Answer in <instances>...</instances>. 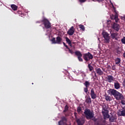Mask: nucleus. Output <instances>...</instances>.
Here are the masks:
<instances>
[{"label":"nucleus","mask_w":125,"mask_h":125,"mask_svg":"<svg viewBox=\"0 0 125 125\" xmlns=\"http://www.w3.org/2000/svg\"><path fill=\"white\" fill-rule=\"evenodd\" d=\"M74 115L76 116V115H77V113H75Z\"/></svg>","instance_id":"ea45409f"},{"label":"nucleus","mask_w":125,"mask_h":125,"mask_svg":"<svg viewBox=\"0 0 125 125\" xmlns=\"http://www.w3.org/2000/svg\"><path fill=\"white\" fill-rule=\"evenodd\" d=\"M62 39L61 38V37L58 36L56 38V41L55 40V38H53L51 40L52 43L60 44L61 43V42H62Z\"/></svg>","instance_id":"423d86ee"},{"label":"nucleus","mask_w":125,"mask_h":125,"mask_svg":"<svg viewBox=\"0 0 125 125\" xmlns=\"http://www.w3.org/2000/svg\"><path fill=\"white\" fill-rule=\"evenodd\" d=\"M92 58H93V56L89 52L83 54V59L85 61H88L92 59Z\"/></svg>","instance_id":"39448f33"},{"label":"nucleus","mask_w":125,"mask_h":125,"mask_svg":"<svg viewBox=\"0 0 125 125\" xmlns=\"http://www.w3.org/2000/svg\"><path fill=\"white\" fill-rule=\"evenodd\" d=\"M115 64H116V65H118L121 63V59H120V58H117L115 59Z\"/></svg>","instance_id":"412c9836"},{"label":"nucleus","mask_w":125,"mask_h":125,"mask_svg":"<svg viewBox=\"0 0 125 125\" xmlns=\"http://www.w3.org/2000/svg\"><path fill=\"white\" fill-rule=\"evenodd\" d=\"M98 40L99 41V38H98Z\"/></svg>","instance_id":"a18cd8bd"},{"label":"nucleus","mask_w":125,"mask_h":125,"mask_svg":"<svg viewBox=\"0 0 125 125\" xmlns=\"http://www.w3.org/2000/svg\"><path fill=\"white\" fill-rule=\"evenodd\" d=\"M117 114L120 116H125V106L123 107L122 109L118 110Z\"/></svg>","instance_id":"1a4fd4ad"},{"label":"nucleus","mask_w":125,"mask_h":125,"mask_svg":"<svg viewBox=\"0 0 125 125\" xmlns=\"http://www.w3.org/2000/svg\"><path fill=\"white\" fill-rule=\"evenodd\" d=\"M84 85H85V87H89L90 85V83L88 81H85L84 83H83Z\"/></svg>","instance_id":"4be33fe9"},{"label":"nucleus","mask_w":125,"mask_h":125,"mask_svg":"<svg viewBox=\"0 0 125 125\" xmlns=\"http://www.w3.org/2000/svg\"><path fill=\"white\" fill-rule=\"evenodd\" d=\"M74 33H75V29L74 28V26H71L67 31V34L69 36H73V35H74Z\"/></svg>","instance_id":"ddd939ff"},{"label":"nucleus","mask_w":125,"mask_h":125,"mask_svg":"<svg viewBox=\"0 0 125 125\" xmlns=\"http://www.w3.org/2000/svg\"><path fill=\"white\" fill-rule=\"evenodd\" d=\"M75 54L78 56V57H82V56H83V55L80 51L75 52Z\"/></svg>","instance_id":"5701e85b"},{"label":"nucleus","mask_w":125,"mask_h":125,"mask_svg":"<svg viewBox=\"0 0 125 125\" xmlns=\"http://www.w3.org/2000/svg\"><path fill=\"white\" fill-rule=\"evenodd\" d=\"M79 1L81 3H83V2H85L86 1V0H79Z\"/></svg>","instance_id":"473e14b6"},{"label":"nucleus","mask_w":125,"mask_h":125,"mask_svg":"<svg viewBox=\"0 0 125 125\" xmlns=\"http://www.w3.org/2000/svg\"><path fill=\"white\" fill-rule=\"evenodd\" d=\"M84 76H85V74H84Z\"/></svg>","instance_id":"37998d69"},{"label":"nucleus","mask_w":125,"mask_h":125,"mask_svg":"<svg viewBox=\"0 0 125 125\" xmlns=\"http://www.w3.org/2000/svg\"><path fill=\"white\" fill-rule=\"evenodd\" d=\"M83 109H82V107H78V108H77V112H78V113H79V114H82V113H83Z\"/></svg>","instance_id":"b1692460"},{"label":"nucleus","mask_w":125,"mask_h":125,"mask_svg":"<svg viewBox=\"0 0 125 125\" xmlns=\"http://www.w3.org/2000/svg\"><path fill=\"white\" fill-rule=\"evenodd\" d=\"M90 94L92 99H96V98H97V94L95 93V92L94 91V89L92 88L91 89Z\"/></svg>","instance_id":"6e6552de"},{"label":"nucleus","mask_w":125,"mask_h":125,"mask_svg":"<svg viewBox=\"0 0 125 125\" xmlns=\"http://www.w3.org/2000/svg\"><path fill=\"white\" fill-rule=\"evenodd\" d=\"M88 87H86L84 88V92H85V93H87V91H88Z\"/></svg>","instance_id":"2f4dec72"},{"label":"nucleus","mask_w":125,"mask_h":125,"mask_svg":"<svg viewBox=\"0 0 125 125\" xmlns=\"http://www.w3.org/2000/svg\"><path fill=\"white\" fill-rule=\"evenodd\" d=\"M32 84H34V83H32Z\"/></svg>","instance_id":"c03bdc74"},{"label":"nucleus","mask_w":125,"mask_h":125,"mask_svg":"<svg viewBox=\"0 0 125 125\" xmlns=\"http://www.w3.org/2000/svg\"><path fill=\"white\" fill-rule=\"evenodd\" d=\"M95 76H96V73H95Z\"/></svg>","instance_id":"a19ab883"},{"label":"nucleus","mask_w":125,"mask_h":125,"mask_svg":"<svg viewBox=\"0 0 125 125\" xmlns=\"http://www.w3.org/2000/svg\"><path fill=\"white\" fill-rule=\"evenodd\" d=\"M122 43L125 44V37H124L121 40Z\"/></svg>","instance_id":"7c9ffc66"},{"label":"nucleus","mask_w":125,"mask_h":125,"mask_svg":"<svg viewBox=\"0 0 125 125\" xmlns=\"http://www.w3.org/2000/svg\"><path fill=\"white\" fill-rule=\"evenodd\" d=\"M66 42H67V43L70 45V46L72 47V42H71V40L69 39L68 38H65Z\"/></svg>","instance_id":"aec40b11"},{"label":"nucleus","mask_w":125,"mask_h":125,"mask_svg":"<svg viewBox=\"0 0 125 125\" xmlns=\"http://www.w3.org/2000/svg\"><path fill=\"white\" fill-rule=\"evenodd\" d=\"M116 22H117V21H116Z\"/></svg>","instance_id":"49530a36"},{"label":"nucleus","mask_w":125,"mask_h":125,"mask_svg":"<svg viewBox=\"0 0 125 125\" xmlns=\"http://www.w3.org/2000/svg\"><path fill=\"white\" fill-rule=\"evenodd\" d=\"M88 67L89 69V71H92V70H93V67L90 65V63L88 64Z\"/></svg>","instance_id":"c85d7f7f"},{"label":"nucleus","mask_w":125,"mask_h":125,"mask_svg":"<svg viewBox=\"0 0 125 125\" xmlns=\"http://www.w3.org/2000/svg\"><path fill=\"white\" fill-rule=\"evenodd\" d=\"M121 87V85H120V83L118 82V81H116L114 83V88L115 89H119Z\"/></svg>","instance_id":"a211bd4d"},{"label":"nucleus","mask_w":125,"mask_h":125,"mask_svg":"<svg viewBox=\"0 0 125 125\" xmlns=\"http://www.w3.org/2000/svg\"><path fill=\"white\" fill-rule=\"evenodd\" d=\"M96 72L98 75H99L100 76H102L103 74H104L103 71L100 69V68H96Z\"/></svg>","instance_id":"f3484780"},{"label":"nucleus","mask_w":125,"mask_h":125,"mask_svg":"<svg viewBox=\"0 0 125 125\" xmlns=\"http://www.w3.org/2000/svg\"><path fill=\"white\" fill-rule=\"evenodd\" d=\"M112 27L117 32L119 31V30H120V25L117 23H114Z\"/></svg>","instance_id":"dca6fc26"},{"label":"nucleus","mask_w":125,"mask_h":125,"mask_svg":"<svg viewBox=\"0 0 125 125\" xmlns=\"http://www.w3.org/2000/svg\"><path fill=\"white\" fill-rule=\"evenodd\" d=\"M102 113L103 116H104V119H95V122L96 125H105L106 124V119H109V118H110L109 109L108 108V106L105 104L102 106Z\"/></svg>","instance_id":"f257e3e1"},{"label":"nucleus","mask_w":125,"mask_h":125,"mask_svg":"<svg viewBox=\"0 0 125 125\" xmlns=\"http://www.w3.org/2000/svg\"><path fill=\"white\" fill-rule=\"evenodd\" d=\"M93 1H94V0H93Z\"/></svg>","instance_id":"de8ad7c7"},{"label":"nucleus","mask_w":125,"mask_h":125,"mask_svg":"<svg viewBox=\"0 0 125 125\" xmlns=\"http://www.w3.org/2000/svg\"><path fill=\"white\" fill-rule=\"evenodd\" d=\"M11 8L13 9V10H17V6L14 5V4H12L11 5Z\"/></svg>","instance_id":"a878e982"},{"label":"nucleus","mask_w":125,"mask_h":125,"mask_svg":"<svg viewBox=\"0 0 125 125\" xmlns=\"http://www.w3.org/2000/svg\"><path fill=\"white\" fill-rule=\"evenodd\" d=\"M97 1L98 2H102V1H104V0H97Z\"/></svg>","instance_id":"e433bc0d"},{"label":"nucleus","mask_w":125,"mask_h":125,"mask_svg":"<svg viewBox=\"0 0 125 125\" xmlns=\"http://www.w3.org/2000/svg\"><path fill=\"white\" fill-rule=\"evenodd\" d=\"M84 114L87 120H91V119L94 118V112H93V111L90 110V109H85Z\"/></svg>","instance_id":"7ed1b4c3"},{"label":"nucleus","mask_w":125,"mask_h":125,"mask_svg":"<svg viewBox=\"0 0 125 125\" xmlns=\"http://www.w3.org/2000/svg\"><path fill=\"white\" fill-rule=\"evenodd\" d=\"M110 2H111V4H112V5L113 6V3H112V2H111V1H110Z\"/></svg>","instance_id":"58836bf2"},{"label":"nucleus","mask_w":125,"mask_h":125,"mask_svg":"<svg viewBox=\"0 0 125 125\" xmlns=\"http://www.w3.org/2000/svg\"><path fill=\"white\" fill-rule=\"evenodd\" d=\"M105 99L106 101H112V98L109 96H105Z\"/></svg>","instance_id":"393cba45"},{"label":"nucleus","mask_w":125,"mask_h":125,"mask_svg":"<svg viewBox=\"0 0 125 125\" xmlns=\"http://www.w3.org/2000/svg\"><path fill=\"white\" fill-rule=\"evenodd\" d=\"M121 104H123V105H125V100H123L121 101Z\"/></svg>","instance_id":"c9c22d12"},{"label":"nucleus","mask_w":125,"mask_h":125,"mask_svg":"<svg viewBox=\"0 0 125 125\" xmlns=\"http://www.w3.org/2000/svg\"><path fill=\"white\" fill-rule=\"evenodd\" d=\"M118 33L113 32L111 33L110 37L112 40H118Z\"/></svg>","instance_id":"2eb2a0df"},{"label":"nucleus","mask_w":125,"mask_h":125,"mask_svg":"<svg viewBox=\"0 0 125 125\" xmlns=\"http://www.w3.org/2000/svg\"><path fill=\"white\" fill-rule=\"evenodd\" d=\"M43 22L44 26L46 29H49V28L51 27V24L49 22V21L46 19L43 20Z\"/></svg>","instance_id":"0eeeda50"},{"label":"nucleus","mask_w":125,"mask_h":125,"mask_svg":"<svg viewBox=\"0 0 125 125\" xmlns=\"http://www.w3.org/2000/svg\"><path fill=\"white\" fill-rule=\"evenodd\" d=\"M86 102L88 104L91 103V99L90 98V97H88L86 99Z\"/></svg>","instance_id":"bb28decb"},{"label":"nucleus","mask_w":125,"mask_h":125,"mask_svg":"<svg viewBox=\"0 0 125 125\" xmlns=\"http://www.w3.org/2000/svg\"><path fill=\"white\" fill-rule=\"evenodd\" d=\"M69 109V107L68 105H66L64 107V110H63V112H67V110Z\"/></svg>","instance_id":"c756f323"},{"label":"nucleus","mask_w":125,"mask_h":125,"mask_svg":"<svg viewBox=\"0 0 125 125\" xmlns=\"http://www.w3.org/2000/svg\"><path fill=\"white\" fill-rule=\"evenodd\" d=\"M108 119L110 123H116L117 121V116L115 115H112L110 117L109 116Z\"/></svg>","instance_id":"9b49d317"},{"label":"nucleus","mask_w":125,"mask_h":125,"mask_svg":"<svg viewBox=\"0 0 125 125\" xmlns=\"http://www.w3.org/2000/svg\"><path fill=\"white\" fill-rule=\"evenodd\" d=\"M117 18V17H115V19Z\"/></svg>","instance_id":"79ce46f5"},{"label":"nucleus","mask_w":125,"mask_h":125,"mask_svg":"<svg viewBox=\"0 0 125 125\" xmlns=\"http://www.w3.org/2000/svg\"><path fill=\"white\" fill-rule=\"evenodd\" d=\"M79 28L81 29V30H82L83 31H84L85 30L84 26H83V25H82V24L79 25Z\"/></svg>","instance_id":"cd10ccee"},{"label":"nucleus","mask_w":125,"mask_h":125,"mask_svg":"<svg viewBox=\"0 0 125 125\" xmlns=\"http://www.w3.org/2000/svg\"><path fill=\"white\" fill-rule=\"evenodd\" d=\"M122 53V51H121L119 50H116V53H117V54H121V53Z\"/></svg>","instance_id":"f704fd0d"},{"label":"nucleus","mask_w":125,"mask_h":125,"mask_svg":"<svg viewBox=\"0 0 125 125\" xmlns=\"http://www.w3.org/2000/svg\"><path fill=\"white\" fill-rule=\"evenodd\" d=\"M102 35L104 39V42L106 43H109L110 42V36L109 34L105 31H103Z\"/></svg>","instance_id":"20e7f679"},{"label":"nucleus","mask_w":125,"mask_h":125,"mask_svg":"<svg viewBox=\"0 0 125 125\" xmlns=\"http://www.w3.org/2000/svg\"><path fill=\"white\" fill-rule=\"evenodd\" d=\"M78 125H83L84 124V119L83 118H80L77 120Z\"/></svg>","instance_id":"4468645a"},{"label":"nucleus","mask_w":125,"mask_h":125,"mask_svg":"<svg viewBox=\"0 0 125 125\" xmlns=\"http://www.w3.org/2000/svg\"><path fill=\"white\" fill-rule=\"evenodd\" d=\"M67 119L65 117H62V120L59 122V125H66Z\"/></svg>","instance_id":"f8f14e48"},{"label":"nucleus","mask_w":125,"mask_h":125,"mask_svg":"<svg viewBox=\"0 0 125 125\" xmlns=\"http://www.w3.org/2000/svg\"><path fill=\"white\" fill-rule=\"evenodd\" d=\"M78 60H79V61L80 62H83V59H82V57H78Z\"/></svg>","instance_id":"72a5a7b5"},{"label":"nucleus","mask_w":125,"mask_h":125,"mask_svg":"<svg viewBox=\"0 0 125 125\" xmlns=\"http://www.w3.org/2000/svg\"><path fill=\"white\" fill-rule=\"evenodd\" d=\"M63 45L64 46H65L66 48L68 49L69 50V52H70V53H71V54H73L74 53V51H73L72 50L70 49V48H69V47H68V46L67 45H66V44L65 43V42H63Z\"/></svg>","instance_id":"6ab92c4d"},{"label":"nucleus","mask_w":125,"mask_h":125,"mask_svg":"<svg viewBox=\"0 0 125 125\" xmlns=\"http://www.w3.org/2000/svg\"><path fill=\"white\" fill-rule=\"evenodd\" d=\"M123 56H124V58H125V52L123 54Z\"/></svg>","instance_id":"4c0bfd02"},{"label":"nucleus","mask_w":125,"mask_h":125,"mask_svg":"<svg viewBox=\"0 0 125 125\" xmlns=\"http://www.w3.org/2000/svg\"><path fill=\"white\" fill-rule=\"evenodd\" d=\"M107 93L110 94L111 96H114L116 100H121V99H124V96L122 93L119 92L115 89H110L108 90Z\"/></svg>","instance_id":"f03ea898"},{"label":"nucleus","mask_w":125,"mask_h":125,"mask_svg":"<svg viewBox=\"0 0 125 125\" xmlns=\"http://www.w3.org/2000/svg\"><path fill=\"white\" fill-rule=\"evenodd\" d=\"M106 79V82H108V83H113L115 81V78L111 75H108Z\"/></svg>","instance_id":"9d476101"}]
</instances>
